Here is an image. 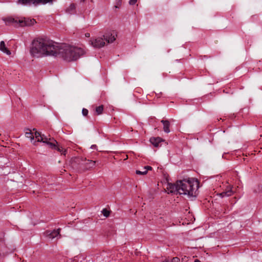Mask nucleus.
<instances>
[{
	"instance_id": "28",
	"label": "nucleus",
	"mask_w": 262,
	"mask_h": 262,
	"mask_svg": "<svg viewBox=\"0 0 262 262\" xmlns=\"http://www.w3.org/2000/svg\"><path fill=\"white\" fill-rule=\"evenodd\" d=\"M194 262H201L199 259H195Z\"/></svg>"
},
{
	"instance_id": "12",
	"label": "nucleus",
	"mask_w": 262,
	"mask_h": 262,
	"mask_svg": "<svg viewBox=\"0 0 262 262\" xmlns=\"http://www.w3.org/2000/svg\"><path fill=\"white\" fill-rule=\"evenodd\" d=\"M162 141V139L160 137H152L150 139V143L155 147H158Z\"/></svg>"
},
{
	"instance_id": "9",
	"label": "nucleus",
	"mask_w": 262,
	"mask_h": 262,
	"mask_svg": "<svg viewBox=\"0 0 262 262\" xmlns=\"http://www.w3.org/2000/svg\"><path fill=\"white\" fill-rule=\"evenodd\" d=\"M116 32L114 31H112L106 33L103 35V37L104 39L108 43H112L116 39Z\"/></svg>"
},
{
	"instance_id": "17",
	"label": "nucleus",
	"mask_w": 262,
	"mask_h": 262,
	"mask_svg": "<svg viewBox=\"0 0 262 262\" xmlns=\"http://www.w3.org/2000/svg\"><path fill=\"white\" fill-rule=\"evenodd\" d=\"M103 110V107L102 105L99 106L96 108V112H97L98 115L102 114Z\"/></svg>"
},
{
	"instance_id": "8",
	"label": "nucleus",
	"mask_w": 262,
	"mask_h": 262,
	"mask_svg": "<svg viewBox=\"0 0 262 262\" xmlns=\"http://www.w3.org/2000/svg\"><path fill=\"white\" fill-rule=\"evenodd\" d=\"M104 40L102 37H97L91 40V45L95 48H100L105 45Z\"/></svg>"
},
{
	"instance_id": "10",
	"label": "nucleus",
	"mask_w": 262,
	"mask_h": 262,
	"mask_svg": "<svg viewBox=\"0 0 262 262\" xmlns=\"http://www.w3.org/2000/svg\"><path fill=\"white\" fill-rule=\"evenodd\" d=\"M233 186L228 185L225 190L219 194L221 198L228 197L231 196L234 194V191L232 190Z\"/></svg>"
},
{
	"instance_id": "2",
	"label": "nucleus",
	"mask_w": 262,
	"mask_h": 262,
	"mask_svg": "<svg viewBox=\"0 0 262 262\" xmlns=\"http://www.w3.org/2000/svg\"><path fill=\"white\" fill-rule=\"evenodd\" d=\"M27 130L29 132L25 133V136L27 138L30 139L31 142L33 144L35 145L36 142H41L49 145L52 149H57L59 151L61 152L62 155H66V150L62 149L60 150V149L56 146L57 144V141L53 138H51L45 135L41 134L40 133L37 132L34 128L33 129V130H35L34 133L28 128L27 129Z\"/></svg>"
},
{
	"instance_id": "11",
	"label": "nucleus",
	"mask_w": 262,
	"mask_h": 262,
	"mask_svg": "<svg viewBox=\"0 0 262 262\" xmlns=\"http://www.w3.org/2000/svg\"><path fill=\"white\" fill-rule=\"evenodd\" d=\"M168 193H179L178 181L176 184L168 183L167 187Z\"/></svg>"
},
{
	"instance_id": "27",
	"label": "nucleus",
	"mask_w": 262,
	"mask_h": 262,
	"mask_svg": "<svg viewBox=\"0 0 262 262\" xmlns=\"http://www.w3.org/2000/svg\"><path fill=\"white\" fill-rule=\"evenodd\" d=\"M90 33H86V34H85V36H86V37H90Z\"/></svg>"
},
{
	"instance_id": "7",
	"label": "nucleus",
	"mask_w": 262,
	"mask_h": 262,
	"mask_svg": "<svg viewBox=\"0 0 262 262\" xmlns=\"http://www.w3.org/2000/svg\"><path fill=\"white\" fill-rule=\"evenodd\" d=\"M52 0H18L19 4L27 5L32 4L35 5L52 3Z\"/></svg>"
},
{
	"instance_id": "14",
	"label": "nucleus",
	"mask_w": 262,
	"mask_h": 262,
	"mask_svg": "<svg viewBox=\"0 0 262 262\" xmlns=\"http://www.w3.org/2000/svg\"><path fill=\"white\" fill-rule=\"evenodd\" d=\"M0 50L8 55H10L11 54L10 51L6 47L5 42L4 41H1L0 42Z\"/></svg>"
},
{
	"instance_id": "23",
	"label": "nucleus",
	"mask_w": 262,
	"mask_h": 262,
	"mask_svg": "<svg viewBox=\"0 0 262 262\" xmlns=\"http://www.w3.org/2000/svg\"><path fill=\"white\" fill-rule=\"evenodd\" d=\"M143 169H146V170H150L152 169V167L151 166H145L144 168H143Z\"/></svg>"
},
{
	"instance_id": "15",
	"label": "nucleus",
	"mask_w": 262,
	"mask_h": 262,
	"mask_svg": "<svg viewBox=\"0 0 262 262\" xmlns=\"http://www.w3.org/2000/svg\"><path fill=\"white\" fill-rule=\"evenodd\" d=\"M67 12L71 14H74L76 13V5L75 4H71L69 7L67 9Z\"/></svg>"
},
{
	"instance_id": "29",
	"label": "nucleus",
	"mask_w": 262,
	"mask_h": 262,
	"mask_svg": "<svg viewBox=\"0 0 262 262\" xmlns=\"http://www.w3.org/2000/svg\"><path fill=\"white\" fill-rule=\"evenodd\" d=\"M85 1V0H81V1H82V2H84V1Z\"/></svg>"
},
{
	"instance_id": "25",
	"label": "nucleus",
	"mask_w": 262,
	"mask_h": 262,
	"mask_svg": "<svg viewBox=\"0 0 262 262\" xmlns=\"http://www.w3.org/2000/svg\"><path fill=\"white\" fill-rule=\"evenodd\" d=\"M122 0H116L117 5H120Z\"/></svg>"
},
{
	"instance_id": "4",
	"label": "nucleus",
	"mask_w": 262,
	"mask_h": 262,
	"mask_svg": "<svg viewBox=\"0 0 262 262\" xmlns=\"http://www.w3.org/2000/svg\"><path fill=\"white\" fill-rule=\"evenodd\" d=\"M84 54V51L82 48L67 44V61H75Z\"/></svg>"
},
{
	"instance_id": "19",
	"label": "nucleus",
	"mask_w": 262,
	"mask_h": 262,
	"mask_svg": "<svg viewBox=\"0 0 262 262\" xmlns=\"http://www.w3.org/2000/svg\"><path fill=\"white\" fill-rule=\"evenodd\" d=\"M136 173L137 174L145 175L147 173V170L146 169L145 170L143 169V170H136Z\"/></svg>"
},
{
	"instance_id": "20",
	"label": "nucleus",
	"mask_w": 262,
	"mask_h": 262,
	"mask_svg": "<svg viewBox=\"0 0 262 262\" xmlns=\"http://www.w3.org/2000/svg\"><path fill=\"white\" fill-rule=\"evenodd\" d=\"M88 113H89V111L86 108H83L82 110V115L84 116H86L88 115Z\"/></svg>"
},
{
	"instance_id": "26",
	"label": "nucleus",
	"mask_w": 262,
	"mask_h": 262,
	"mask_svg": "<svg viewBox=\"0 0 262 262\" xmlns=\"http://www.w3.org/2000/svg\"><path fill=\"white\" fill-rule=\"evenodd\" d=\"M96 145H92L91 146V148L92 149H95V148H96Z\"/></svg>"
},
{
	"instance_id": "21",
	"label": "nucleus",
	"mask_w": 262,
	"mask_h": 262,
	"mask_svg": "<svg viewBox=\"0 0 262 262\" xmlns=\"http://www.w3.org/2000/svg\"><path fill=\"white\" fill-rule=\"evenodd\" d=\"M179 261H180V259L178 257H176L173 258L171 259V262H179Z\"/></svg>"
},
{
	"instance_id": "18",
	"label": "nucleus",
	"mask_w": 262,
	"mask_h": 262,
	"mask_svg": "<svg viewBox=\"0 0 262 262\" xmlns=\"http://www.w3.org/2000/svg\"><path fill=\"white\" fill-rule=\"evenodd\" d=\"M101 212L103 214V215L106 217H108L110 215V211L105 208L103 209L101 211Z\"/></svg>"
},
{
	"instance_id": "6",
	"label": "nucleus",
	"mask_w": 262,
	"mask_h": 262,
	"mask_svg": "<svg viewBox=\"0 0 262 262\" xmlns=\"http://www.w3.org/2000/svg\"><path fill=\"white\" fill-rule=\"evenodd\" d=\"M59 233L60 229L53 230H47L45 232V236L48 240L52 241L55 238L57 239L60 236Z\"/></svg>"
},
{
	"instance_id": "30",
	"label": "nucleus",
	"mask_w": 262,
	"mask_h": 262,
	"mask_svg": "<svg viewBox=\"0 0 262 262\" xmlns=\"http://www.w3.org/2000/svg\"><path fill=\"white\" fill-rule=\"evenodd\" d=\"M165 262H168V261H165Z\"/></svg>"
},
{
	"instance_id": "13",
	"label": "nucleus",
	"mask_w": 262,
	"mask_h": 262,
	"mask_svg": "<svg viewBox=\"0 0 262 262\" xmlns=\"http://www.w3.org/2000/svg\"><path fill=\"white\" fill-rule=\"evenodd\" d=\"M161 123L163 125V130L166 133H169L170 132V122L169 121L167 120H162Z\"/></svg>"
},
{
	"instance_id": "3",
	"label": "nucleus",
	"mask_w": 262,
	"mask_h": 262,
	"mask_svg": "<svg viewBox=\"0 0 262 262\" xmlns=\"http://www.w3.org/2000/svg\"><path fill=\"white\" fill-rule=\"evenodd\" d=\"M179 194L188 195L190 196L195 195L197 189V181L193 180H183L178 181Z\"/></svg>"
},
{
	"instance_id": "16",
	"label": "nucleus",
	"mask_w": 262,
	"mask_h": 262,
	"mask_svg": "<svg viewBox=\"0 0 262 262\" xmlns=\"http://www.w3.org/2000/svg\"><path fill=\"white\" fill-rule=\"evenodd\" d=\"M35 22L36 21L34 19H25V24L27 26L33 25Z\"/></svg>"
},
{
	"instance_id": "5",
	"label": "nucleus",
	"mask_w": 262,
	"mask_h": 262,
	"mask_svg": "<svg viewBox=\"0 0 262 262\" xmlns=\"http://www.w3.org/2000/svg\"><path fill=\"white\" fill-rule=\"evenodd\" d=\"M72 166L76 167L77 165L83 166L85 169H89L93 167L95 165V161L86 160L82 157H75L71 161Z\"/></svg>"
},
{
	"instance_id": "22",
	"label": "nucleus",
	"mask_w": 262,
	"mask_h": 262,
	"mask_svg": "<svg viewBox=\"0 0 262 262\" xmlns=\"http://www.w3.org/2000/svg\"><path fill=\"white\" fill-rule=\"evenodd\" d=\"M137 1V0H129V4L130 5H134L136 3Z\"/></svg>"
},
{
	"instance_id": "24",
	"label": "nucleus",
	"mask_w": 262,
	"mask_h": 262,
	"mask_svg": "<svg viewBox=\"0 0 262 262\" xmlns=\"http://www.w3.org/2000/svg\"><path fill=\"white\" fill-rule=\"evenodd\" d=\"M7 20L8 23H11L13 22V21H14V19L12 18H8L7 19Z\"/></svg>"
},
{
	"instance_id": "1",
	"label": "nucleus",
	"mask_w": 262,
	"mask_h": 262,
	"mask_svg": "<svg viewBox=\"0 0 262 262\" xmlns=\"http://www.w3.org/2000/svg\"><path fill=\"white\" fill-rule=\"evenodd\" d=\"M30 54L36 58L54 56L64 59L65 45L52 40L38 38L33 41Z\"/></svg>"
}]
</instances>
